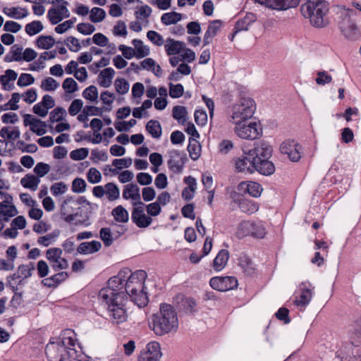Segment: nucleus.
Masks as SVG:
<instances>
[{
  "label": "nucleus",
  "mask_w": 361,
  "mask_h": 361,
  "mask_svg": "<svg viewBox=\"0 0 361 361\" xmlns=\"http://www.w3.org/2000/svg\"><path fill=\"white\" fill-rule=\"evenodd\" d=\"M128 272L120 271L117 276L111 278L108 286L102 288L99 293V299L107 307L109 320L114 325L123 324L128 319L125 294L121 290L123 286L121 285Z\"/></svg>",
  "instance_id": "obj_1"
},
{
  "label": "nucleus",
  "mask_w": 361,
  "mask_h": 361,
  "mask_svg": "<svg viewBox=\"0 0 361 361\" xmlns=\"http://www.w3.org/2000/svg\"><path fill=\"white\" fill-rule=\"evenodd\" d=\"M129 271L126 274L121 285L123 286L121 290L124 292L125 298L128 295L131 301L139 307L146 306L148 303V297L144 286L147 278L146 272L143 270H137L130 273V271L127 269L121 271Z\"/></svg>",
  "instance_id": "obj_2"
},
{
  "label": "nucleus",
  "mask_w": 361,
  "mask_h": 361,
  "mask_svg": "<svg viewBox=\"0 0 361 361\" xmlns=\"http://www.w3.org/2000/svg\"><path fill=\"white\" fill-rule=\"evenodd\" d=\"M149 325L158 336L175 332L178 328L177 314L171 305L161 304L159 312L152 315Z\"/></svg>",
  "instance_id": "obj_3"
},
{
  "label": "nucleus",
  "mask_w": 361,
  "mask_h": 361,
  "mask_svg": "<svg viewBox=\"0 0 361 361\" xmlns=\"http://www.w3.org/2000/svg\"><path fill=\"white\" fill-rule=\"evenodd\" d=\"M76 339L71 336H64L56 342H50L45 352L49 361H66L69 356L75 355Z\"/></svg>",
  "instance_id": "obj_4"
},
{
  "label": "nucleus",
  "mask_w": 361,
  "mask_h": 361,
  "mask_svg": "<svg viewBox=\"0 0 361 361\" xmlns=\"http://www.w3.org/2000/svg\"><path fill=\"white\" fill-rule=\"evenodd\" d=\"M255 101L250 97H240L231 106L228 121L233 124H240L250 119L255 111Z\"/></svg>",
  "instance_id": "obj_5"
},
{
  "label": "nucleus",
  "mask_w": 361,
  "mask_h": 361,
  "mask_svg": "<svg viewBox=\"0 0 361 361\" xmlns=\"http://www.w3.org/2000/svg\"><path fill=\"white\" fill-rule=\"evenodd\" d=\"M353 11L349 8H342L340 11V20L338 26L341 32L345 38L354 39L359 35V31L356 23L350 18Z\"/></svg>",
  "instance_id": "obj_6"
},
{
  "label": "nucleus",
  "mask_w": 361,
  "mask_h": 361,
  "mask_svg": "<svg viewBox=\"0 0 361 361\" xmlns=\"http://www.w3.org/2000/svg\"><path fill=\"white\" fill-rule=\"evenodd\" d=\"M235 133L240 138L245 140H255L262 135V128L257 122H250L246 124L245 122L240 124H234Z\"/></svg>",
  "instance_id": "obj_7"
},
{
  "label": "nucleus",
  "mask_w": 361,
  "mask_h": 361,
  "mask_svg": "<svg viewBox=\"0 0 361 361\" xmlns=\"http://www.w3.org/2000/svg\"><path fill=\"white\" fill-rule=\"evenodd\" d=\"M63 250L59 247H51L46 251V257L51 267L56 271L66 269L68 267L66 259L62 257Z\"/></svg>",
  "instance_id": "obj_8"
},
{
  "label": "nucleus",
  "mask_w": 361,
  "mask_h": 361,
  "mask_svg": "<svg viewBox=\"0 0 361 361\" xmlns=\"http://www.w3.org/2000/svg\"><path fill=\"white\" fill-rule=\"evenodd\" d=\"M253 156L248 154V151L235 160V169L237 172L252 174L256 171L255 161Z\"/></svg>",
  "instance_id": "obj_9"
},
{
  "label": "nucleus",
  "mask_w": 361,
  "mask_h": 361,
  "mask_svg": "<svg viewBox=\"0 0 361 361\" xmlns=\"http://www.w3.org/2000/svg\"><path fill=\"white\" fill-rule=\"evenodd\" d=\"M262 6L276 11H286L297 7L300 0H255Z\"/></svg>",
  "instance_id": "obj_10"
},
{
  "label": "nucleus",
  "mask_w": 361,
  "mask_h": 361,
  "mask_svg": "<svg viewBox=\"0 0 361 361\" xmlns=\"http://www.w3.org/2000/svg\"><path fill=\"white\" fill-rule=\"evenodd\" d=\"M280 151L288 156L292 161H298L301 158L302 147L294 140H287L281 143Z\"/></svg>",
  "instance_id": "obj_11"
},
{
  "label": "nucleus",
  "mask_w": 361,
  "mask_h": 361,
  "mask_svg": "<svg viewBox=\"0 0 361 361\" xmlns=\"http://www.w3.org/2000/svg\"><path fill=\"white\" fill-rule=\"evenodd\" d=\"M211 287L219 291H227L238 286V280L233 276H216L210 279Z\"/></svg>",
  "instance_id": "obj_12"
},
{
  "label": "nucleus",
  "mask_w": 361,
  "mask_h": 361,
  "mask_svg": "<svg viewBox=\"0 0 361 361\" xmlns=\"http://www.w3.org/2000/svg\"><path fill=\"white\" fill-rule=\"evenodd\" d=\"M328 12V6L327 5H323L322 10L320 11L317 10V6H314V8H312L311 11H309L307 13L301 10L302 15L306 18H309L311 24L317 27H324L326 22L324 19V16Z\"/></svg>",
  "instance_id": "obj_13"
},
{
  "label": "nucleus",
  "mask_w": 361,
  "mask_h": 361,
  "mask_svg": "<svg viewBox=\"0 0 361 361\" xmlns=\"http://www.w3.org/2000/svg\"><path fill=\"white\" fill-rule=\"evenodd\" d=\"M60 1L61 4L51 7L48 11L47 17L53 25H56L63 18L70 16V12L66 7L68 3L63 0Z\"/></svg>",
  "instance_id": "obj_14"
},
{
  "label": "nucleus",
  "mask_w": 361,
  "mask_h": 361,
  "mask_svg": "<svg viewBox=\"0 0 361 361\" xmlns=\"http://www.w3.org/2000/svg\"><path fill=\"white\" fill-rule=\"evenodd\" d=\"M131 218L136 226L141 228L149 226L153 221L149 215L145 213L144 203L133 207Z\"/></svg>",
  "instance_id": "obj_15"
},
{
  "label": "nucleus",
  "mask_w": 361,
  "mask_h": 361,
  "mask_svg": "<svg viewBox=\"0 0 361 361\" xmlns=\"http://www.w3.org/2000/svg\"><path fill=\"white\" fill-rule=\"evenodd\" d=\"M161 356L159 344L157 342H150L141 350L138 361H158Z\"/></svg>",
  "instance_id": "obj_16"
},
{
  "label": "nucleus",
  "mask_w": 361,
  "mask_h": 361,
  "mask_svg": "<svg viewBox=\"0 0 361 361\" xmlns=\"http://www.w3.org/2000/svg\"><path fill=\"white\" fill-rule=\"evenodd\" d=\"M122 195L124 200L131 201L133 207L143 204L141 201L140 188L135 183L126 185Z\"/></svg>",
  "instance_id": "obj_17"
},
{
  "label": "nucleus",
  "mask_w": 361,
  "mask_h": 361,
  "mask_svg": "<svg viewBox=\"0 0 361 361\" xmlns=\"http://www.w3.org/2000/svg\"><path fill=\"white\" fill-rule=\"evenodd\" d=\"M272 154V147L267 142L262 140L255 144V147L248 150V154L253 156L255 159H269Z\"/></svg>",
  "instance_id": "obj_18"
},
{
  "label": "nucleus",
  "mask_w": 361,
  "mask_h": 361,
  "mask_svg": "<svg viewBox=\"0 0 361 361\" xmlns=\"http://www.w3.org/2000/svg\"><path fill=\"white\" fill-rule=\"evenodd\" d=\"M23 123L25 126H29L30 130L38 136L43 135L47 133L46 123L30 114L25 115Z\"/></svg>",
  "instance_id": "obj_19"
},
{
  "label": "nucleus",
  "mask_w": 361,
  "mask_h": 361,
  "mask_svg": "<svg viewBox=\"0 0 361 361\" xmlns=\"http://www.w3.org/2000/svg\"><path fill=\"white\" fill-rule=\"evenodd\" d=\"M238 190L239 192L247 193L254 197H259L263 190L261 185L252 181L241 182L238 186Z\"/></svg>",
  "instance_id": "obj_20"
},
{
  "label": "nucleus",
  "mask_w": 361,
  "mask_h": 361,
  "mask_svg": "<svg viewBox=\"0 0 361 361\" xmlns=\"http://www.w3.org/2000/svg\"><path fill=\"white\" fill-rule=\"evenodd\" d=\"M18 78V73L12 70L7 69L4 74L0 75V83L2 89L6 91H11L14 89V82Z\"/></svg>",
  "instance_id": "obj_21"
},
{
  "label": "nucleus",
  "mask_w": 361,
  "mask_h": 361,
  "mask_svg": "<svg viewBox=\"0 0 361 361\" xmlns=\"http://www.w3.org/2000/svg\"><path fill=\"white\" fill-rule=\"evenodd\" d=\"M101 247L102 244L99 241L84 242L78 245L77 252L81 255H90L98 252Z\"/></svg>",
  "instance_id": "obj_22"
},
{
  "label": "nucleus",
  "mask_w": 361,
  "mask_h": 361,
  "mask_svg": "<svg viewBox=\"0 0 361 361\" xmlns=\"http://www.w3.org/2000/svg\"><path fill=\"white\" fill-rule=\"evenodd\" d=\"M238 264L245 274L251 276L255 274V266L246 254L242 253L240 255Z\"/></svg>",
  "instance_id": "obj_23"
},
{
  "label": "nucleus",
  "mask_w": 361,
  "mask_h": 361,
  "mask_svg": "<svg viewBox=\"0 0 361 361\" xmlns=\"http://www.w3.org/2000/svg\"><path fill=\"white\" fill-rule=\"evenodd\" d=\"M11 203L8 201L0 202V215L4 221H8L10 218L16 216L18 213L16 206Z\"/></svg>",
  "instance_id": "obj_24"
},
{
  "label": "nucleus",
  "mask_w": 361,
  "mask_h": 361,
  "mask_svg": "<svg viewBox=\"0 0 361 361\" xmlns=\"http://www.w3.org/2000/svg\"><path fill=\"white\" fill-rule=\"evenodd\" d=\"M222 25V21L220 20H215L212 21L208 29L204 36V44H209L212 42V39L216 35Z\"/></svg>",
  "instance_id": "obj_25"
},
{
  "label": "nucleus",
  "mask_w": 361,
  "mask_h": 361,
  "mask_svg": "<svg viewBox=\"0 0 361 361\" xmlns=\"http://www.w3.org/2000/svg\"><path fill=\"white\" fill-rule=\"evenodd\" d=\"M229 257V252L227 250H221L213 261L214 269L216 271L223 270L228 263Z\"/></svg>",
  "instance_id": "obj_26"
},
{
  "label": "nucleus",
  "mask_w": 361,
  "mask_h": 361,
  "mask_svg": "<svg viewBox=\"0 0 361 361\" xmlns=\"http://www.w3.org/2000/svg\"><path fill=\"white\" fill-rule=\"evenodd\" d=\"M185 44L181 41L168 38L164 44V49L168 55H176L181 52Z\"/></svg>",
  "instance_id": "obj_27"
},
{
  "label": "nucleus",
  "mask_w": 361,
  "mask_h": 361,
  "mask_svg": "<svg viewBox=\"0 0 361 361\" xmlns=\"http://www.w3.org/2000/svg\"><path fill=\"white\" fill-rule=\"evenodd\" d=\"M256 171L264 176H269L275 171L274 164L268 159H259L255 161Z\"/></svg>",
  "instance_id": "obj_28"
},
{
  "label": "nucleus",
  "mask_w": 361,
  "mask_h": 361,
  "mask_svg": "<svg viewBox=\"0 0 361 361\" xmlns=\"http://www.w3.org/2000/svg\"><path fill=\"white\" fill-rule=\"evenodd\" d=\"M114 75L115 71L112 68H106L102 70L98 77L99 85L104 87H110Z\"/></svg>",
  "instance_id": "obj_29"
},
{
  "label": "nucleus",
  "mask_w": 361,
  "mask_h": 361,
  "mask_svg": "<svg viewBox=\"0 0 361 361\" xmlns=\"http://www.w3.org/2000/svg\"><path fill=\"white\" fill-rule=\"evenodd\" d=\"M350 343L353 345H361V319L357 320L350 329Z\"/></svg>",
  "instance_id": "obj_30"
},
{
  "label": "nucleus",
  "mask_w": 361,
  "mask_h": 361,
  "mask_svg": "<svg viewBox=\"0 0 361 361\" xmlns=\"http://www.w3.org/2000/svg\"><path fill=\"white\" fill-rule=\"evenodd\" d=\"M257 20L256 16L252 13H247L245 17L237 21L235 24V32L247 30L252 23Z\"/></svg>",
  "instance_id": "obj_31"
},
{
  "label": "nucleus",
  "mask_w": 361,
  "mask_h": 361,
  "mask_svg": "<svg viewBox=\"0 0 361 361\" xmlns=\"http://www.w3.org/2000/svg\"><path fill=\"white\" fill-rule=\"evenodd\" d=\"M3 11L8 17L15 19H22L29 15V12L27 8L20 6L4 8Z\"/></svg>",
  "instance_id": "obj_32"
},
{
  "label": "nucleus",
  "mask_w": 361,
  "mask_h": 361,
  "mask_svg": "<svg viewBox=\"0 0 361 361\" xmlns=\"http://www.w3.org/2000/svg\"><path fill=\"white\" fill-rule=\"evenodd\" d=\"M137 59H142L147 56L150 53L149 47L144 44L140 39H135L132 41Z\"/></svg>",
  "instance_id": "obj_33"
},
{
  "label": "nucleus",
  "mask_w": 361,
  "mask_h": 361,
  "mask_svg": "<svg viewBox=\"0 0 361 361\" xmlns=\"http://www.w3.org/2000/svg\"><path fill=\"white\" fill-rule=\"evenodd\" d=\"M179 152L173 151L171 152L170 159L168 161V166L170 170L176 173H179L183 169V164L179 159Z\"/></svg>",
  "instance_id": "obj_34"
},
{
  "label": "nucleus",
  "mask_w": 361,
  "mask_h": 361,
  "mask_svg": "<svg viewBox=\"0 0 361 361\" xmlns=\"http://www.w3.org/2000/svg\"><path fill=\"white\" fill-rule=\"evenodd\" d=\"M39 183L40 179L32 174H27L20 180L21 185L32 191L37 190Z\"/></svg>",
  "instance_id": "obj_35"
},
{
  "label": "nucleus",
  "mask_w": 361,
  "mask_h": 361,
  "mask_svg": "<svg viewBox=\"0 0 361 361\" xmlns=\"http://www.w3.org/2000/svg\"><path fill=\"white\" fill-rule=\"evenodd\" d=\"M300 286L302 292L300 293L299 299L295 301V303L298 306L305 307L311 301L313 293L311 289L305 286V284L304 283H301Z\"/></svg>",
  "instance_id": "obj_36"
},
{
  "label": "nucleus",
  "mask_w": 361,
  "mask_h": 361,
  "mask_svg": "<svg viewBox=\"0 0 361 361\" xmlns=\"http://www.w3.org/2000/svg\"><path fill=\"white\" fill-rule=\"evenodd\" d=\"M111 215L115 221L119 223H127L129 220L128 212L122 205L117 206L113 209Z\"/></svg>",
  "instance_id": "obj_37"
},
{
  "label": "nucleus",
  "mask_w": 361,
  "mask_h": 361,
  "mask_svg": "<svg viewBox=\"0 0 361 361\" xmlns=\"http://www.w3.org/2000/svg\"><path fill=\"white\" fill-rule=\"evenodd\" d=\"M188 151L192 160H197L201 155V145L195 138H190Z\"/></svg>",
  "instance_id": "obj_38"
},
{
  "label": "nucleus",
  "mask_w": 361,
  "mask_h": 361,
  "mask_svg": "<svg viewBox=\"0 0 361 361\" xmlns=\"http://www.w3.org/2000/svg\"><path fill=\"white\" fill-rule=\"evenodd\" d=\"M106 195L109 201L113 202L120 197V189L114 183H108L105 185Z\"/></svg>",
  "instance_id": "obj_39"
},
{
  "label": "nucleus",
  "mask_w": 361,
  "mask_h": 361,
  "mask_svg": "<svg viewBox=\"0 0 361 361\" xmlns=\"http://www.w3.org/2000/svg\"><path fill=\"white\" fill-rule=\"evenodd\" d=\"M182 18V15L177 12H169L164 13L161 17V21L166 25L176 24Z\"/></svg>",
  "instance_id": "obj_40"
},
{
  "label": "nucleus",
  "mask_w": 361,
  "mask_h": 361,
  "mask_svg": "<svg viewBox=\"0 0 361 361\" xmlns=\"http://www.w3.org/2000/svg\"><path fill=\"white\" fill-rule=\"evenodd\" d=\"M20 133L18 127H4L0 130V136L3 138L16 140L20 137Z\"/></svg>",
  "instance_id": "obj_41"
},
{
  "label": "nucleus",
  "mask_w": 361,
  "mask_h": 361,
  "mask_svg": "<svg viewBox=\"0 0 361 361\" xmlns=\"http://www.w3.org/2000/svg\"><path fill=\"white\" fill-rule=\"evenodd\" d=\"M146 130L154 138L161 135V127L159 121L150 120L146 125Z\"/></svg>",
  "instance_id": "obj_42"
},
{
  "label": "nucleus",
  "mask_w": 361,
  "mask_h": 361,
  "mask_svg": "<svg viewBox=\"0 0 361 361\" xmlns=\"http://www.w3.org/2000/svg\"><path fill=\"white\" fill-rule=\"evenodd\" d=\"M106 15V12L103 8L94 7L90 11L89 18L91 22L97 23L103 21Z\"/></svg>",
  "instance_id": "obj_43"
},
{
  "label": "nucleus",
  "mask_w": 361,
  "mask_h": 361,
  "mask_svg": "<svg viewBox=\"0 0 361 361\" xmlns=\"http://www.w3.org/2000/svg\"><path fill=\"white\" fill-rule=\"evenodd\" d=\"M253 228V223L250 221H242L239 224L237 229L236 234L238 238H241L245 236L250 235L251 231Z\"/></svg>",
  "instance_id": "obj_44"
},
{
  "label": "nucleus",
  "mask_w": 361,
  "mask_h": 361,
  "mask_svg": "<svg viewBox=\"0 0 361 361\" xmlns=\"http://www.w3.org/2000/svg\"><path fill=\"white\" fill-rule=\"evenodd\" d=\"M173 117L180 124L187 121V111L185 106H176L173 109Z\"/></svg>",
  "instance_id": "obj_45"
},
{
  "label": "nucleus",
  "mask_w": 361,
  "mask_h": 361,
  "mask_svg": "<svg viewBox=\"0 0 361 361\" xmlns=\"http://www.w3.org/2000/svg\"><path fill=\"white\" fill-rule=\"evenodd\" d=\"M323 5H327L326 1L323 0H307L306 3L301 6L300 10H303V11L307 14V12L311 11L312 8H314V6H317V10L321 11Z\"/></svg>",
  "instance_id": "obj_46"
},
{
  "label": "nucleus",
  "mask_w": 361,
  "mask_h": 361,
  "mask_svg": "<svg viewBox=\"0 0 361 361\" xmlns=\"http://www.w3.org/2000/svg\"><path fill=\"white\" fill-rule=\"evenodd\" d=\"M59 87V83L53 78L47 77L44 79L40 85V87L44 91L52 92Z\"/></svg>",
  "instance_id": "obj_47"
},
{
  "label": "nucleus",
  "mask_w": 361,
  "mask_h": 361,
  "mask_svg": "<svg viewBox=\"0 0 361 361\" xmlns=\"http://www.w3.org/2000/svg\"><path fill=\"white\" fill-rule=\"evenodd\" d=\"M36 43L39 48L48 49L54 46L55 40L51 36L41 35L37 38Z\"/></svg>",
  "instance_id": "obj_48"
},
{
  "label": "nucleus",
  "mask_w": 361,
  "mask_h": 361,
  "mask_svg": "<svg viewBox=\"0 0 361 361\" xmlns=\"http://www.w3.org/2000/svg\"><path fill=\"white\" fill-rule=\"evenodd\" d=\"M43 25L39 20H34L25 25V32L30 36L38 34L43 30Z\"/></svg>",
  "instance_id": "obj_49"
},
{
  "label": "nucleus",
  "mask_w": 361,
  "mask_h": 361,
  "mask_svg": "<svg viewBox=\"0 0 361 361\" xmlns=\"http://www.w3.org/2000/svg\"><path fill=\"white\" fill-rule=\"evenodd\" d=\"M147 39L154 44L157 47H161L165 44L166 41L164 37L157 32L149 30L147 32Z\"/></svg>",
  "instance_id": "obj_50"
},
{
  "label": "nucleus",
  "mask_w": 361,
  "mask_h": 361,
  "mask_svg": "<svg viewBox=\"0 0 361 361\" xmlns=\"http://www.w3.org/2000/svg\"><path fill=\"white\" fill-rule=\"evenodd\" d=\"M99 235L105 246H110L114 242L113 234L109 228H102L100 229Z\"/></svg>",
  "instance_id": "obj_51"
},
{
  "label": "nucleus",
  "mask_w": 361,
  "mask_h": 361,
  "mask_svg": "<svg viewBox=\"0 0 361 361\" xmlns=\"http://www.w3.org/2000/svg\"><path fill=\"white\" fill-rule=\"evenodd\" d=\"M66 115V112L63 108L57 107L50 113L49 121L51 123L59 122L64 119Z\"/></svg>",
  "instance_id": "obj_52"
},
{
  "label": "nucleus",
  "mask_w": 361,
  "mask_h": 361,
  "mask_svg": "<svg viewBox=\"0 0 361 361\" xmlns=\"http://www.w3.org/2000/svg\"><path fill=\"white\" fill-rule=\"evenodd\" d=\"M116 90L121 94H126L129 90V83L123 78H117L114 82Z\"/></svg>",
  "instance_id": "obj_53"
},
{
  "label": "nucleus",
  "mask_w": 361,
  "mask_h": 361,
  "mask_svg": "<svg viewBox=\"0 0 361 361\" xmlns=\"http://www.w3.org/2000/svg\"><path fill=\"white\" fill-rule=\"evenodd\" d=\"M51 192L54 196L63 195L68 190V185L63 182H57L51 185Z\"/></svg>",
  "instance_id": "obj_54"
},
{
  "label": "nucleus",
  "mask_w": 361,
  "mask_h": 361,
  "mask_svg": "<svg viewBox=\"0 0 361 361\" xmlns=\"http://www.w3.org/2000/svg\"><path fill=\"white\" fill-rule=\"evenodd\" d=\"M151 13L152 8L149 6L145 5L137 8L135 12V16L137 20H141L147 19Z\"/></svg>",
  "instance_id": "obj_55"
},
{
  "label": "nucleus",
  "mask_w": 361,
  "mask_h": 361,
  "mask_svg": "<svg viewBox=\"0 0 361 361\" xmlns=\"http://www.w3.org/2000/svg\"><path fill=\"white\" fill-rule=\"evenodd\" d=\"M62 87L66 93L71 94L78 90L77 82L72 78H68L64 80Z\"/></svg>",
  "instance_id": "obj_56"
},
{
  "label": "nucleus",
  "mask_w": 361,
  "mask_h": 361,
  "mask_svg": "<svg viewBox=\"0 0 361 361\" xmlns=\"http://www.w3.org/2000/svg\"><path fill=\"white\" fill-rule=\"evenodd\" d=\"M11 54H12L11 58H9L8 55L5 57L6 61H20L23 60V48L18 47L16 45L11 48Z\"/></svg>",
  "instance_id": "obj_57"
},
{
  "label": "nucleus",
  "mask_w": 361,
  "mask_h": 361,
  "mask_svg": "<svg viewBox=\"0 0 361 361\" xmlns=\"http://www.w3.org/2000/svg\"><path fill=\"white\" fill-rule=\"evenodd\" d=\"M87 180L92 184L99 183L102 180V174L96 168H90L87 174Z\"/></svg>",
  "instance_id": "obj_58"
},
{
  "label": "nucleus",
  "mask_w": 361,
  "mask_h": 361,
  "mask_svg": "<svg viewBox=\"0 0 361 361\" xmlns=\"http://www.w3.org/2000/svg\"><path fill=\"white\" fill-rule=\"evenodd\" d=\"M113 34L115 36L126 37L128 34L126 23L122 20L118 21L113 28Z\"/></svg>",
  "instance_id": "obj_59"
},
{
  "label": "nucleus",
  "mask_w": 361,
  "mask_h": 361,
  "mask_svg": "<svg viewBox=\"0 0 361 361\" xmlns=\"http://www.w3.org/2000/svg\"><path fill=\"white\" fill-rule=\"evenodd\" d=\"M59 232L58 231L56 232V233H49L46 235L39 237L37 240V243L41 245L48 247L55 240V238H56L59 236Z\"/></svg>",
  "instance_id": "obj_60"
},
{
  "label": "nucleus",
  "mask_w": 361,
  "mask_h": 361,
  "mask_svg": "<svg viewBox=\"0 0 361 361\" xmlns=\"http://www.w3.org/2000/svg\"><path fill=\"white\" fill-rule=\"evenodd\" d=\"M35 270V265L33 263L28 264H23L18 267V271L20 274L22 279H26L32 276V272Z\"/></svg>",
  "instance_id": "obj_61"
},
{
  "label": "nucleus",
  "mask_w": 361,
  "mask_h": 361,
  "mask_svg": "<svg viewBox=\"0 0 361 361\" xmlns=\"http://www.w3.org/2000/svg\"><path fill=\"white\" fill-rule=\"evenodd\" d=\"M35 82L34 77L29 73H22L18 79L17 85L19 87H26Z\"/></svg>",
  "instance_id": "obj_62"
},
{
  "label": "nucleus",
  "mask_w": 361,
  "mask_h": 361,
  "mask_svg": "<svg viewBox=\"0 0 361 361\" xmlns=\"http://www.w3.org/2000/svg\"><path fill=\"white\" fill-rule=\"evenodd\" d=\"M82 96L90 101H96L98 98V91L95 86L91 85L87 87L82 92Z\"/></svg>",
  "instance_id": "obj_63"
},
{
  "label": "nucleus",
  "mask_w": 361,
  "mask_h": 361,
  "mask_svg": "<svg viewBox=\"0 0 361 361\" xmlns=\"http://www.w3.org/2000/svg\"><path fill=\"white\" fill-rule=\"evenodd\" d=\"M89 154V151L87 148H80L75 150H73L70 157L72 159L75 161H80L85 159Z\"/></svg>",
  "instance_id": "obj_64"
}]
</instances>
